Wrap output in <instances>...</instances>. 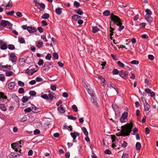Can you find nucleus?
Segmentation results:
<instances>
[{"label":"nucleus","mask_w":158,"mask_h":158,"mask_svg":"<svg viewBox=\"0 0 158 158\" xmlns=\"http://www.w3.org/2000/svg\"><path fill=\"white\" fill-rule=\"evenodd\" d=\"M133 127V124L131 123H127L125 125L122 126L121 127L122 129L121 131V133L120 134L117 133L116 135L118 136H127L129 135L132 131Z\"/></svg>","instance_id":"obj_1"},{"label":"nucleus","mask_w":158,"mask_h":158,"mask_svg":"<svg viewBox=\"0 0 158 158\" xmlns=\"http://www.w3.org/2000/svg\"><path fill=\"white\" fill-rule=\"evenodd\" d=\"M110 19L117 26L123 24L121 19L118 16L114 15L113 14H112L111 15Z\"/></svg>","instance_id":"obj_2"},{"label":"nucleus","mask_w":158,"mask_h":158,"mask_svg":"<svg viewBox=\"0 0 158 158\" xmlns=\"http://www.w3.org/2000/svg\"><path fill=\"white\" fill-rule=\"evenodd\" d=\"M38 70V68L36 65H33L30 66L27 69L26 73L28 74L33 75L34 73L36 72Z\"/></svg>","instance_id":"obj_3"},{"label":"nucleus","mask_w":158,"mask_h":158,"mask_svg":"<svg viewBox=\"0 0 158 158\" xmlns=\"http://www.w3.org/2000/svg\"><path fill=\"white\" fill-rule=\"evenodd\" d=\"M128 117V113L127 112H124L122 114L121 117L120 118V121L121 123L125 122L127 119Z\"/></svg>","instance_id":"obj_4"},{"label":"nucleus","mask_w":158,"mask_h":158,"mask_svg":"<svg viewBox=\"0 0 158 158\" xmlns=\"http://www.w3.org/2000/svg\"><path fill=\"white\" fill-rule=\"evenodd\" d=\"M128 72L126 71L123 70L120 72L119 75L123 79H126L128 76Z\"/></svg>","instance_id":"obj_5"},{"label":"nucleus","mask_w":158,"mask_h":158,"mask_svg":"<svg viewBox=\"0 0 158 158\" xmlns=\"http://www.w3.org/2000/svg\"><path fill=\"white\" fill-rule=\"evenodd\" d=\"M10 59L12 62L15 63L17 61V57L14 54L11 53L10 55Z\"/></svg>","instance_id":"obj_6"},{"label":"nucleus","mask_w":158,"mask_h":158,"mask_svg":"<svg viewBox=\"0 0 158 158\" xmlns=\"http://www.w3.org/2000/svg\"><path fill=\"white\" fill-rule=\"evenodd\" d=\"M0 48L2 50H5L7 48V46L6 43L2 40H0Z\"/></svg>","instance_id":"obj_7"},{"label":"nucleus","mask_w":158,"mask_h":158,"mask_svg":"<svg viewBox=\"0 0 158 158\" xmlns=\"http://www.w3.org/2000/svg\"><path fill=\"white\" fill-rule=\"evenodd\" d=\"M145 19L149 23H151L152 22L153 19L151 15H146L145 16Z\"/></svg>","instance_id":"obj_8"},{"label":"nucleus","mask_w":158,"mask_h":158,"mask_svg":"<svg viewBox=\"0 0 158 158\" xmlns=\"http://www.w3.org/2000/svg\"><path fill=\"white\" fill-rule=\"evenodd\" d=\"M1 25L2 26L6 27L7 25L10 26L11 24L7 21L3 20L1 22Z\"/></svg>","instance_id":"obj_9"},{"label":"nucleus","mask_w":158,"mask_h":158,"mask_svg":"<svg viewBox=\"0 0 158 158\" xmlns=\"http://www.w3.org/2000/svg\"><path fill=\"white\" fill-rule=\"evenodd\" d=\"M70 135L73 138L74 142H75V139L77 136H79V134L77 132H72L70 133Z\"/></svg>","instance_id":"obj_10"},{"label":"nucleus","mask_w":158,"mask_h":158,"mask_svg":"<svg viewBox=\"0 0 158 158\" xmlns=\"http://www.w3.org/2000/svg\"><path fill=\"white\" fill-rule=\"evenodd\" d=\"M25 62L24 58H22L19 60V65L20 66H23L24 65Z\"/></svg>","instance_id":"obj_11"},{"label":"nucleus","mask_w":158,"mask_h":158,"mask_svg":"<svg viewBox=\"0 0 158 158\" xmlns=\"http://www.w3.org/2000/svg\"><path fill=\"white\" fill-rule=\"evenodd\" d=\"M36 46L38 47V48H42L43 47V42H41L40 40H39L36 42Z\"/></svg>","instance_id":"obj_12"},{"label":"nucleus","mask_w":158,"mask_h":158,"mask_svg":"<svg viewBox=\"0 0 158 158\" xmlns=\"http://www.w3.org/2000/svg\"><path fill=\"white\" fill-rule=\"evenodd\" d=\"M27 30L30 33L34 32L37 31V29L36 28L30 27H28Z\"/></svg>","instance_id":"obj_13"},{"label":"nucleus","mask_w":158,"mask_h":158,"mask_svg":"<svg viewBox=\"0 0 158 158\" xmlns=\"http://www.w3.org/2000/svg\"><path fill=\"white\" fill-rule=\"evenodd\" d=\"M15 83L13 82H11L8 84V88L10 90H12L14 87Z\"/></svg>","instance_id":"obj_14"},{"label":"nucleus","mask_w":158,"mask_h":158,"mask_svg":"<svg viewBox=\"0 0 158 158\" xmlns=\"http://www.w3.org/2000/svg\"><path fill=\"white\" fill-rule=\"evenodd\" d=\"M31 110H33V111L35 113H38L40 112L41 110V109L40 108H38L35 106L32 107Z\"/></svg>","instance_id":"obj_15"},{"label":"nucleus","mask_w":158,"mask_h":158,"mask_svg":"<svg viewBox=\"0 0 158 158\" xmlns=\"http://www.w3.org/2000/svg\"><path fill=\"white\" fill-rule=\"evenodd\" d=\"M49 67V64L48 62H47L45 63L43 67V70L44 71H46L48 70Z\"/></svg>","instance_id":"obj_16"},{"label":"nucleus","mask_w":158,"mask_h":158,"mask_svg":"<svg viewBox=\"0 0 158 158\" xmlns=\"http://www.w3.org/2000/svg\"><path fill=\"white\" fill-rule=\"evenodd\" d=\"M72 19H73L75 21H77L78 20H79L81 18V17L77 15H73L72 17Z\"/></svg>","instance_id":"obj_17"},{"label":"nucleus","mask_w":158,"mask_h":158,"mask_svg":"<svg viewBox=\"0 0 158 158\" xmlns=\"http://www.w3.org/2000/svg\"><path fill=\"white\" fill-rule=\"evenodd\" d=\"M144 106L145 110L146 111H148L150 109V106L148 105V103L145 102V104H144Z\"/></svg>","instance_id":"obj_18"},{"label":"nucleus","mask_w":158,"mask_h":158,"mask_svg":"<svg viewBox=\"0 0 158 158\" xmlns=\"http://www.w3.org/2000/svg\"><path fill=\"white\" fill-rule=\"evenodd\" d=\"M135 147L137 150H139L141 147V143L139 142H137L136 144Z\"/></svg>","instance_id":"obj_19"},{"label":"nucleus","mask_w":158,"mask_h":158,"mask_svg":"<svg viewBox=\"0 0 158 158\" xmlns=\"http://www.w3.org/2000/svg\"><path fill=\"white\" fill-rule=\"evenodd\" d=\"M18 40L19 42L21 44L25 43V42L24 38L22 37H19Z\"/></svg>","instance_id":"obj_20"},{"label":"nucleus","mask_w":158,"mask_h":158,"mask_svg":"<svg viewBox=\"0 0 158 158\" xmlns=\"http://www.w3.org/2000/svg\"><path fill=\"white\" fill-rule=\"evenodd\" d=\"M62 9L61 8H58L56 9L55 11L57 14L58 15H60L62 13Z\"/></svg>","instance_id":"obj_21"},{"label":"nucleus","mask_w":158,"mask_h":158,"mask_svg":"<svg viewBox=\"0 0 158 158\" xmlns=\"http://www.w3.org/2000/svg\"><path fill=\"white\" fill-rule=\"evenodd\" d=\"M58 110L61 113H63L65 112V110L61 106V105L58 108Z\"/></svg>","instance_id":"obj_22"},{"label":"nucleus","mask_w":158,"mask_h":158,"mask_svg":"<svg viewBox=\"0 0 158 158\" xmlns=\"http://www.w3.org/2000/svg\"><path fill=\"white\" fill-rule=\"evenodd\" d=\"M75 11L78 15H82L83 14V12L82 11L81 9H79L77 10H75Z\"/></svg>","instance_id":"obj_23"},{"label":"nucleus","mask_w":158,"mask_h":158,"mask_svg":"<svg viewBox=\"0 0 158 158\" xmlns=\"http://www.w3.org/2000/svg\"><path fill=\"white\" fill-rule=\"evenodd\" d=\"M0 108L4 111H6V108L5 107V105L3 104H0Z\"/></svg>","instance_id":"obj_24"},{"label":"nucleus","mask_w":158,"mask_h":158,"mask_svg":"<svg viewBox=\"0 0 158 158\" xmlns=\"http://www.w3.org/2000/svg\"><path fill=\"white\" fill-rule=\"evenodd\" d=\"M49 17V15L47 13H45L42 16L41 18L43 19H48Z\"/></svg>","instance_id":"obj_25"},{"label":"nucleus","mask_w":158,"mask_h":158,"mask_svg":"<svg viewBox=\"0 0 158 158\" xmlns=\"http://www.w3.org/2000/svg\"><path fill=\"white\" fill-rule=\"evenodd\" d=\"M98 79L103 83H104L106 81L105 79L101 75L98 76Z\"/></svg>","instance_id":"obj_26"},{"label":"nucleus","mask_w":158,"mask_h":158,"mask_svg":"<svg viewBox=\"0 0 158 158\" xmlns=\"http://www.w3.org/2000/svg\"><path fill=\"white\" fill-rule=\"evenodd\" d=\"M82 130L83 131L84 134L86 136H88V132L87 131L86 128L85 127H83L82 128Z\"/></svg>","instance_id":"obj_27"},{"label":"nucleus","mask_w":158,"mask_h":158,"mask_svg":"<svg viewBox=\"0 0 158 158\" xmlns=\"http://www.w3.org/2000/svg\"><path fill=\"white\" fill-rule=\"evenodd\" d=\"M12 6H13V3H12V2L11 1V0H10L9 1L8 4H7L6 6V8L5 10H6L7 9V7H8L9 6L11 7Z\"/></svg>","instance_id":"obj_28"},{"label":"nucleus","mask_w":158,"mask_h":158,"mask_svg":"<svg viewBox=\"0 0 158 158\" xmlns=\"http://www.w3.org/2000/svg\"><path fill=\"white\" fill-rule=\"evenodd\" d=\"M99 30V28H98L97 27L95 26L92 29V31L93 33H95L98 32Z\"/></svg>","instance_id":"obj_29"},{"label":"nucleus","mask_w":158,"mask_h":158,"mask_svg":"<svg viewBox=\"0 0 158 158\" xmlns=\"http://www.w3.org/2000/svg\"><path fill=\"white\" fill-rule=\"evenodd\" d=\"M13 73L11 71H9L6 72V75L7 77H10L13 74Z\"/></svg>","instance_id":"obj_30"},{"label":"nucleus","mask_w":158,"mask_h":158,"mask_svg":"<svg viewBox=\"0 0 158 158\" xmlns=\"http://www.w3.org/2000/svg\"><path fill=\"white\" fill-rule=\"evenodd\" d=\"M145 12L147 13L146 15H151L152 14V13L151 11L150 10L148 9H146Z\"/></svg>","instance_id":"obj_31"},{"label":"nucleus","mask_w":158,"mask_h":158,"mask_svg":"<svg viewBox=\"0 0 158 158\" xmlns=\"http://www.w3.org/2000/svg\"><path fill=\"white\" fill-rule=\"evenodd\" d=\"M120 72L117 69H114L112 71V73L114 75H117L119 74Z\"/></svg>","instance_id":"obj_32"},{"label":"nucleus","mask_w":158,"mask_h":158,"mask_svg":"<svg viewBox=\"0 0 158 158\" xmlns=\"http://www.w3.org/2000/svg\"><path fill=\"white\" fill-rule=\"evenodd\" d=\"M28 98L26 96L23 97L22 99V102L24 103L26 102L27 101H28Z\"/></svg>","instance_id":"obj_33"},{"label":"nucleus","mask_w":158,"mask_h":158,"mask_svg":"<svg viewBox=\"0 0 158 158\" xmlns=\"http://www.w3.org/2000/svg\"><path fill=\"white\" fill-rule=\"evenodd\" d=\"M88 93L91 95L92 97H93L94 95V93L92 89H88Z\"/></svg>","instance_id":"obj_34"},{"label":"nucleus","mask_w":158,"mask_h":158,"mask_svg":"<svg viewBox=\"0 0 158 158\" xmlns=\"http://www.w3.org/2000/svg\"><path fill=\"white\" fill-rule=\"evenodd\" d=\"M117 64L119 67H123L124 66V64L122 63L120 61H118L117 62Z\"/></svg>","instance_id":"obj_35"},{"label":"nucleus","mask_w":158,"mask_h":158,"mask_svg":"<svg viewBox=\"0 0 158 158\" xmlns=\"http://www.w3.org/2000/svg\"><path fill=\"white\" fill-rule=\"evenodd\" d=\"M110 36L111 37L113 35L114 32H113V31L114 30V29L111 26H110Z\"/></svg>","instance_id":"obj_36"},{"label":"nucleus","mask_w":158,"mask_h":158,"mask_svg":"<svg viewBox=\"0 0 158 158\" xmlns=\"http://www.w3.org/2000/svg\"><path fill=\"white\" fill-rule=\"evenodd\" d=\"M110 11L108 10H106L103 13V15H104L106 16H108L110 14Z\"/></svg>","instance_id":"obj_37"},{"label":"nucleus","mask_w":158,"mask_h":158,"mask_svg":"<svg viewBox=\"0 0 158 158\" xmlns=\"http://www.w3.org/2000/svg\"><path fill=\"white\" fill-rule=\"evenodd\" d=\"M15 13L14 10H12L6 13L7 15L10 16H12Z\"/></svg>","instance_id":"obj_38"},{"label":"nucleus","mask_w":158,"mask_h":158,"mask_svg":"<svg viewBox=\"0 0 158 158\" xmlns=\"http://www.w3.org/2000/svg\"><path fill=\"white\" fill-rule=\"evenodd\" d=\"M8 48L11 50H14L15 49V46L13 44H9L8 46Z\"/></svg>","instance_id":"obj_39"},{"label":"nucleus","mask_w":158,"mask_h":158,"mask_svg":"<svg viewBox=\"0 0 158 158\" xmlns=\"http://www.w3.org/2000/svg\"><path fill=\"white\" fill-rule=\"evenodd\" d=\"M5 80L4 76L2 74H0V80L3 81Z\"/></svg>","instance_id":"obj_40"},{"label":"nucleus","mask_w":158,"mask_h":158,"mask_svg":"<svg viewBox=\"0 0 158 158\" xmlns=\"http://www.w3.org/2000/svg\"><path fill=\"white\" fill-rule=\"evenodd\" d=\"M74 6L77 8H78L80 6V3L77 1H75L74 3Z\"/></svg>","instance_id":"obj_41"},{"label":"nucleus","mask_w":158,"mask_h":158,"mask_svg":"<svg viewBox=\"0 0 158 158\" xmlns=\"http://www.w3.org/2000/svg\"><path fill=\"white\" fill-rule=\"evenodd\" d=\"M31 109L30 107H28L27 108L25 109L24 110V112L25 113H29L31 110Z\"/></svg>","instance_id":"obj_42"},{"label":"nucleus","mask_w":158,"mask_h":158,"mask_svg":"<svg viewBox=\"0 0 158 158\" xmlns=\"http://www.w3.org/2000/svg\"><path fill=\"white\" fill-rule=\"evenodd\" d=\"M18 145L17 143H13L11 144V148L14 149H15V148L17 147Z\"/></svg>","instance_id":"obj_43"},{"label":"nucleus","mask_w":158,"mask_h":158,"mask_svg":"<svg viewBox=\"0 0 158 158\" xmlns=\"http://www.w3.org/2000/svg\"><path fill=\"white\" fill-rule=\"evenodd\" d=\"M53 56L56 59H58V56L56 52H54L53 53Z\"/></svg>","instance_id":"obj_44"},{"label":"nucleus","mask_w":158,"mask_h":158,"mask_svg":"<svg viewBox=\"0 0 158 158\" xmlns=\"http://www.w3.org/2000/svg\"><path fill=\"white\" fill-rule=\"evenodd\" d=\"M131 64H139V62L138 61V60H133L131 62Z\"/></svg>","instance_id":"obj_45"},{"label":"nucleus","mask_w":158,"mask_h":158,"mask_svg":"<svg viewBox=\"0 0 158 158\" xmlns=\"http://www.w3.org/2000/svg\"><path fill=\"white\" fill-rule=\"evenodd\" d=\"M18 91L19 94H22L24 92V90L23 88H21L19 89Z\"/></svg>","instance_id":"obj_46"},{"label":"nucleus","mask_w":158,"mask_h":158,"mask_svg":"<svg viewBox=\"0 0 158 158\" xmlns=\"http://www.w3.org/2000/svg\"><path fill=\"white\" fill-rule=\"evenodd\" d=\"M18 84L21 87L23 86L24 85V83L23 82L20 81H18Z\"/></svg>","instance_id":"obj_47"},{"label":"nucleus","mask_w":158,"mask_h":158,"mask_svg":"<svg viewBox=\"0 0 158 158\" xmlns=\"http://www.w3.org/2000/svg\"><path fill=\"white\" fill-rule=\"evenodd\" d=\"M67 117L69 119H72L73 120H75L77 119V118L76 117L70 115H68Z\"/></svg>","instance_id":"obj_48"},{"label":"nucleus","mask_w":158,"mask_h":158,"mask_svg":"<svg viewBox=\"0 0 158 158\" xmlns=\"http://www.w3.org/2000/svg\"><path fill=\"white\" fill-rule=\"evenodd\" d=\"M112 85H114L112 83H110V84H108V87H112L113 88H114L116 90V91L118 93V92H117V88H114V86H113Z\"/></svg>","instance_id":"obj_49"},{"label":"nucleus","mask_w":158,"mask_h":158,"mask_svg":"<svg viewBox=\"0 0 158 158\" xmlns=\"http://www.w3.org/2000/svg\"><path fill=\"white\" fill-rule=\"evenodd\" d=\"M27 120V116H24L22 118L20 119V121L22 122H24Z\"/></svg>","instance_id":"obj_50"},{"label":"nucleus","mask_w":158,"mask_h":158,"mask_svg":"<svg viewBox=\"0 0 158 158\" xmlns=\"http://www.w3.org/2000/svg\"><path fill=\"white\" fill-rule=\"evenodd\" d=\"M72 109L76 112H77L78 110L76 106L75 105H73L72 106Z\"/></svg>","instance_id":"obj_51"},{"label":"nucleus","mask_w":158,"mask_h":158,"mask_svg":"<svg viewBox=\"0 0 158 158\" xmlns=\"http://www.w3.org/2000/svg\"><path fill=\"white\" fill-rule=\"evenodd\" d=\"M41 97L45 99H47L48 98V97L46 94H44L43 95H42L41 96Z\"/></svg>","instance_id":"obj_52"},{"label":"nucleus","mask_w":158,"mask_h":158,"mask_svg":"<svg viewBox=\"0 0 158 158\" xmlns=\"http://www.w3.org/2000/svg\"><path fill=\"white\" fill-rule=\"evenodd\" d=\"M44 63V61L42 59H40L39 60V62H38V64L40 66L42 65H43Z\"/></svg>","instance_id":"obj_53"},{"label":"nucleus","mask_w":158,"mask_h":158,"mask_svg":"<svg viewBox=\"0 0 158 158\" xmlns=\"http://www.w3.org/2000/svg\"><path fill=\"white\" fill-rule=\"evenodd\" d=\"M29 94L31 96H34L36 94V92L34 91H31L29 92Z\"/></svg>","instance_id":"obj_54"},{"label":"nucleus","mask_w":158,"mask_h":158,"mask_svg":"<svg viewBox=\"0 0 158 158\" xmlns=\"http://www.w3.org/2000/svg\"><path fill=\"white\" fill-rule=\"evenodd\" d=\"M51 55L49 53L47 55V56H46V59L47 60H51Z\"/></svg>","instance_id":"obj_55"},{"label":"nucleus","mask_w":158,"mask_h":158,"mask_svg":"<svg viewBox=\"0 0 158 158\" xmlns=\"http://www.w3.org/2000/svg\"><path fill=\"white\" fill-rule=\"evenodd\" d=\"M122 25H119V28H118V30L119 31H121L122 30H123L124 28V27L123 26H122Z\"/></svg>","instance_id":"obj_56"},{"label":"nucleus","mask_w":158,"mask_h":158,"mask_svg":"<svg viewBox=\"0 0 158 158\" xmlns=\"http://www.w3.org/2000/svg\"><path fill=\"white\" fill-rule=\"evenodd\" d=\"M104 152L105 154L108 155L111 154V152L108 149H106L105 150Z\"/></svg>","instance_id":"obj_57"},{"label":"nucleus","mask_w":158,"mask_h":158,"mask_svg":"<svg viewBox=\"0 0 158 158\" xmlns=\"http://www.w3.org/2000/svg\"><path fill=\"white\" fill-rule=\"evenodd\" d=\"M40 131L38 129H36L34 131V133L35 135L39 134L40 133Z\"/></svg>","instance_id":"obj_58"},{"label":"nucleus","mask_w":158,"mask_h":158,"mask_svg":"<svg viewBox=\"0 0 158 158\" xmlns=\"http://www.w3.org/2000/svg\"><path fill=\"white\" fill-rule=\"evenodd\" d=\"M148 58L151 60H153L154 59V56L152 55H149L148 56Z\"/></svg>","instance_id":"obj_59"},{"label":"nucleus","mask_w":158,"mask_h":158,"mask_svg":"<svg viewBox=\"0 0 158 158\" xmlns=\"http://www.w3.org/2000/svg\"><path fill=\"white\" fill-rule=\"evenodd\" d=\"M41 38L42 39L44 40V41L47 42L48 41V40H47L46 38V37L44 35H42L41 36Z\"/></svg>","instance_id":"obj_60"},{"label":"nucleus","mask_w":158,"mask_h":158,"mask_svg":"<svg viewBox=\"0 0 158 158\" xmlns=\"http://www.w3.org/2000/svg\"><path fill=\"white\" fill-rule=\"evenodd\" d=\"M127 146V143L125 141H123V143L122 144V147L125 148Z\"/></svg>","instance_id":"obj_61"},{"label":"nucleus","mask_w":158,"mask_h":158,"mask_svg":"<svg viewBox=\"0 0 158 158\" xmlns=\"http://www.w3.org/2000/svg\"><path fill=\"white\" fill-rule=\"evenodd\" d=\"M16 15L17 16L19 17H21L22 16V13L19 12H17L16 13Z\"/></svg>","instance_id":"obj_62"},{"label":"nucleus","mask_w":158,"mask_h":158,"mask_svg":"<svg viewBox=\"0 0 158 158\" xmlns=\"http://www.w3.org/2000/svg\"><path fill=\"white\" fill-rule=\"evenodd\" d=\"M38 30L40 33H42L43 31V29L41 27H38Z\"/></svg>","instance_id":"obj_63"},{"label":"nucleus","mask_w":158,"mask_h":158,"mask_svg":"<svg viewBox=\"0 0 158 158\" xmlns=\"http://www.w3.org/2000/svg\"><path fill=\"white\" fill-rule=\"evenodd\" d=\"M122 158H128V155L126 153H124L122 156Z\"/></svg>","instance_id":"obj_64"}]
</instances>
